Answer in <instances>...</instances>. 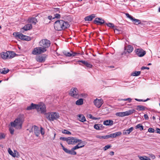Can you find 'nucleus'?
Wrapping results in <instances>:
<instances>
[{
  "instance_id": "nucleus-1",
  "label": "nucleus",
  "mask_w": 160,
  "mask_h": 160,
  "mask_svg": "<svg viewBox=\"0 0 160 160\" xmlns=\"http://www.w3.org/2000/svg\"><path fill=\"white\" fill-rule=\"evenodd\" d=\"M69 26V24L68 22H65L62 20H57L54 24V28L57 31L65 29Z\"/></svg>"
},
{
  "instance_id": "nucleus-8",
  "label": "nucleus",
  "mask_w": 160,
  "mask_h": 160,
  "mask_svg": "<svg viewBox=\"0 0 160 160\" xmlns=\"http://www.w3.org/2000/svg\"><path fill=\"white\" fill-rule=\"evenodd\" d=\"M81 141V140L79 139L73 137H68L67 143L68 144H75L76 143Z\"/></svg>"
},
{
  "instance_id": "nucleus-3",
  "label": "nucleus",
  "mask_w": 160,
  "mask_h": 160,
  "mask_svg": "<svg viewBox=\"0 0 160 160\" xmlns=\"http://www.w3.org/2000/svg\"><path fill=\"white\" fill-rule=\"evenodd\" d=\"M36 109L37 110H46V106L42 102H40L38 104L32 103L30 105L27 107L26 110H31Z\"/></svg>"
},
{
  "instance_id": "nucleus-44",
  "label": "nucleus",
  "mask_w": 160,
  "mask_h": 160,
  "mask_svg": "<svg viewBox=\"0 0 160 160\" xmlns=\"http://www.w3.org/2000/svg\"><path fill=\"white\" fill-rule=\"evenodd\" d=\"M126 15L127 18H129L131 20L133 19V18L128 13H126Z\"/></svg>"
},
{
  "instance_id": "nucleus-2",
  "label": "nucleus",
  "mask_w": 160,
  "mask_h": 160,
  "mask_svg": "<svg viewBox=\"0 0 160 160\" xmlns=\"http://www.w3.org/2000/svg\"><path fill=\"white\" fill-rule=\"evenodd\" d=\"M23 120V114H20L13 122H11V126L15 128L16 129H20L22 128Z\"/></svg>"
},
{
  "instance_id": "nucleus-58",
  "label": "nucleus",
  "mask_w": 160,
  "mask_h": 160,
  "mask_svg": "<svg viewBox=\"0 0 160 160\" xmlns=\"http://www.w3.org/2000/svg\"><path fill=\"white\" fill-rule=\"evenodd\" d=\"M144 118L146 120H148V116L147 114H144Z\"/></svg>"
},
{
  "instance_id": "nucleus-14",
  "label": "nucleus",
  "mask_w": 160,
  "mask_h": 160,
  "mask_svg": "<svg viewBox=\"0 0 160 160\" xmlns=\"http://www.w3.org/2000/svg\"><path fill=\"white\" fill-rule=\"evenodd\" d=\"M79 144H78L77 145L73 147L71 150H68V154L72 155H75L77 154L76 152L74 151L77 149L81 148V146H79Z\"/></svg>"
},
{
  "instance_id": "nucleus-15",
  "label": "nucleus",
  "mask_w": 160,
  "mask_h": 160,
  "mask_svg": "<svg viewBox=\"0 0 160 160\" xmlns=\"http://www.w3.org/2000/svg\"><path fill=\"white\" fill-rule=\"evenodd\" d=\"M93 22L97 25H101L105 23L104 20L100 18H96L93 21Z\"/></svg>"
},
{
  "instance_id": "nucleus-54",
  "label": "nucleus",
  "mask_w": 160,
  "mask_h": 160,
  "mask_svg": "<svg viewBox=\"0 0 160 160\" xmlns=\"http://www.w3.org/2000/svg\"><path fill=\"white\" fill-rule=\"evenodd\" d=\"M113 29L114 30L115 33H116V34H117L119 33L120 31L117 28H114Z\"/></svg>"
},
{
  "instance_id": "nucleus-48",
  "label": "nucleus",
  "mask_w": 160,
  "mask_h": 160,
  "mask_svg": "<svg viewBox=\"0 0 160 160\" xmlns=\"http://www.w3.org/2000/svg\"><path fill=\"white\" fill-rule=\"evenodd\" d=\"M71 52H72L71 54L72 55V57H74L76 56H78L80 54V53H77L76 52H72V51Z\"/></svg>"
},
{
  "instance_id": "nucleus-10",
  "label": "nucleus",
  "mask_w": 160,
  "mask_h": 160,
  "mask_svg": "<svg viewBox=\"0 0 160 160\" xmlns=\"http://www.w3.org/2000/svg\"><path fill=\"white\" fill-rule=\"evenodd\" d=\"M45 52L41 47H39L35 48L32 52V54L34 55H38Z\"/></svg>"
},
{
  "instance_id": "nucleus-7",
  "label": "nucleus",
  "mask_w": 160,
  "mask_h": 160,
  "mask_svg": "<svg viewBox=\"0 0 160 160\" xmlns=\"http://www.w3.org/2000/svg\"><path fill=\"white\" fill-rule=\"evenodd\" d=\"M128 107L127 106L128 108V110H134L135 109H137V110H145L148 109L146 107L141 105L133 106L131 107H130L131 105H128Z\"/></svg>"
},
{
  "instance_id": "nucleus-34",
  "label": "nucleus",
  "mask_w": 160,
  "mask_h": 160,
  "mask_svg": "<svg viewBox=\"0 0 160 160\" xmlns=\"http://www.w3.org/2000/svg\"><path fill=\"white\" fill-rule=\"evenodd\" d=\"M141 73V72L139 71H135V72H132L131 75L133 76H139Z\"/></svg>"
},
{
  "instance_id": "nucleus-39",
  "label": "nucleus",
  "mask_w": 160,
  "mask_h": 160,
  "mask_svg": "<svg viewBox=\"0 0 160 160\" xmlns=\"http://www.w3.org/2000/svg\"><path fill=\"white\" fill-rule=\"evenodd\" d=\"M135 128L136 129L139 128L141 131H142L143 130V127L140 124H138L135 127Z\"/></svg>"
},
{
  "instance_id": "nucleus-40",
  "label": "nucleus",
  "mask_w": 160,
  "mask_h": 160,
  "mask_svg": "<svg viewBox=\"0 0 160 160\" xmlns=\"http://www.w3.org/2000/svg\"><path fill=\"white\" fill-rule=\"evenodd\" d=\"M60 144L61 145V147H62L63 150V151L66 153H68V150L67 148H65L64 146L62 144V143L60 142Z\"/></svg>"
},
{
  "instance_id": "nucleus-50",
  "label": "nucleus",
  "mask_w": 160,
  "mask_h": 160,
  "mask_svg": "<svg viewBox=\"0 0 160 160\" xmlns=\"http://www.w3.org/2000/svg\"><path fill=\"white\" fill-rule=\"evenodd\" d=\"M154 129L152 128H149L148 129V132H150L153 133L154 132Z\"/></svg>"
},
{
  "instance_id": "nucleus-6",
  "label": "nucleus",
  "mask_w": 160,
  "mask_h": 160,
  "mask_svg": "<svg viewBox=\"0 0 160 160\" xmlns=\"http://www.w3.org/2000/svg\"><path fill=\"white\" fill-rule=\"evenodd\" d=\"M13 35L16 38H19L22 40L29 41L31 40V38L30 37L24 35L19 32H14Z\"/></svg>"
},
{
  "instance_id": "nucleus-9",
  "label": "nucleus",
  "mask_w": 160,
  "mask_h": 160,
  "mask_svg": "<svg viewBox=\"0 0 160 160\" xmlns=\"http://www.w3.org/2000/svg\"><path fill=\"white\" fill-rule=\"evenodd\" d=\"M133 112H134L133 111H126L124 112H117L116 113L115 115L119 117H123L128 116Z\"/></svg>"
},
{
  "instance_id": "nucleus-20",
  "label": "nucleus",
  "mask_w": 160,
  "mask_h": 160,
  "mask_svg": "<svg viewBox=\"0 0 160 160\" xmlns=\"http://www.w3.org/2000/svg\"><path fill=\"white\" fill-rule=\"evenodd\" d=\"M96 17L95 14H92L91 15L85 17L84 19L85 21H91L94 18Z\"/></svg>"
},
{
  "instance_id": "nucleus-60",
  "label": "nucleus",
  "mask_w": 160,
  "mask_h": 160,
  "mask_svg": "<svg viewBox=\"0 0 160 160\" xmlns=\"http://www.w3.org/2000/svg\"><path fill=\"white\" fill-rule=\"evenodd\" d=\"M48 18L49 20H52V19H53V18L52 16H49L48 17Z\"/></svg>"
},
{
  "instance_id": "nucleus-45",
  "label": "nucleus",
  "mask_w": 160,
  "mask_h": 160,
  "mask_svg": "<svg viewBox=\"0 0 160 160\" xmlns=\"http://www.w3.org/2000/svg\"><path fill=\"white\" fill-rule=\"evenodd\" d=\"M60 18V15L59 14H56L54 15V17L53 18V19H54L55 18Z\"/></svg>"
},
{
  "instance_id": "nucleus-30",
  "label": "nucleus",
  "mask_w": 160,
  "mask_h": 160,
  "mask_svg": "<svg viewBox=\"0 0 160 160\" xmlns=\"http://www.w3.org/2000/svg\"><path fill=\"white\" fill-rule=\"evenodd\" d=\"M138 157L140 160H151V159L145 156H142L138 155Z\"/></svg>"
},
{
  "instance_id": "nucleus-17",
  "label": "nucleus",
  "mask_w": 160,
  "mask_h": 160,
  "mask_svg": "<svg viewBox=\"0 0 160 160\" xmlns=\"http://www.w3.org/2000/svg\"><path fill=\"white\" fill-rule=\"evenodd\" d=\"M8 151L9 153L14 158L18 157L19 156L18 153L16 150H14V152H13L12 150L9 148Z\"/></svg>"
},
{
  "instance_id": "nucleus-4",
  "label": "nucleus",
  "mask_w": 160,
  "mask_h": 160,
  "mask_svg": "<svg viewBox=\"0 0 160 160\" xmlns=\"http://www.w3.org/2000/svg\"><path fill=\"white\" fill-rule=\"evenodd\" d=\"M41 113L44 114L45 117L50 121H53L58 118L59 116V114L56 112H46V111H41Z\"/></svg>"
},
{
  "instance_id": "nucleus-16",
  "label": "nucleus",
  "mask_w": 160,
  "mask_h": 160,
  "mask_svg": "<svg viewBox=\"0 0 160 160\" xmlns=\"http://www.w3.org/2000/svg\"><path fill=\"white\" fill-rule=\"evenodd\" d=\"M32 27L31 24H26L21 29V31L23 32L24 31H27L32 28Z\"/></svg>"
},
{
  "instance_id": "nucleus-61",
  "label": "nucleus",
  "mask_w": 160,
  "mask_h": 160,
  "mask_svg": "<svg viewBox=\"0 0 160 160\" xmlns=\"http://www.w3.org/2000/svg\"><path fill=\"white\" fill-rule=\"evenodd\" d=\"M96 137L98 138L101 139L102 136H100L99 135H97L96 136Z\"/></svg>"
},
{
  "instance_id": "nucleus-21",
  "label": "nucleus",
  "mask_w": 160,
  "mask_h": 160,
  "mask_svg": "<svg viewBox=\"0 0 160 160\" xmlns=\"http://www.w3.org/2000/svg\"><path fill=\"white\" fill-rule=\"evenodd\" d=\"M33 129L35 135L36 136L38 137L40 134V130L38 127L35 125H34L32 128V129Z\"/></svg>"
},
{
  "instance_id": "nucleus-27",
  "label": "nucleus",
  "mask_w": 160,
  "mask_h": 160,
  "mask_svg": "<svg viewBox=\"0 0 160 160\" xmlns=\"http://www.w3.org/2000/svg\"><path fill=\"white\" fill-rule=\"evenodd\" d=\"M8 59L12 58L14 57L16 55V53L13 51H8Z\"/></svg>"
},
{
  "instance_id": "nucleus-52",
  "label": "nucleus",
  "mask_w": 160,
  "mask_h": 160,
  "mask_svg": "<svg viewBox=\"0 0 160 160\" xmlns=\"http://www.w3.org/2000/svg\"><path fill=\"white\" fill-rule=\"evenodd\" d=\"M5 136L3 133H0V139H2L5 138Z\"/></svg>"
},
{
  "instance_id": "nucleus-38",
  "label": "nucleus",
  "mask_w": 160,
  "mask_h": 160,
  "mask_svg": "<svg viewBox=\"0 0 160 160\" xmlns=\"http://www.w3.org/2000/svg\"><path fill=\"white\" fill-rule=\"evenodd\" d=\"M87 117L91 119H92L93 120H97L99 119V118H96L95 117H94L93 116H92L91 114H88L87 115Z\"/></svg>"
},
{
  "instance_id": "nucleus-63",
  "label": "nucleus",
  "mask_w": 160,
  "mask_h": 160,
  "mask_svg": "<svg viewBox=\"0 0 160 160\" xmlns=\"http://www.w3.org/2000/svg\"><path fill=\"white\" fill-rule=\"evenodd\" d=\"M99 128H100V130L102 128V127H103V125L102 124H99Z\"/></svg>"
},
{
  "instance_id": "nucleus-12",
  "label": "nucleus",
  "mask_w": 160,
  "mask_h": 160,
  "mask_svg": "<svg viewBox=\"0 0 160 160\" xmlns=\"http://www.w3.org/2000/svg\"><path fill=\"white\" fill-rule=\"evenodd\" d=\"M135 52L136 54L139 57H142L146 53V51L141 48L136 49Z\"/></svg>"
},
{
  "instance_id": "nucleus-59",
  "label": "nucleus",
  "mask_w": 160,
  "mask_h": 160,
  "mask_svg": "<svg viewBox=\"0 0 160 160\" xmlns=\"http://www.w3.org/2000/svg\"><path fill=\"white\" fill-rule=\"evenodd\" d=\"M141 69L142 70H144L145 69H149V67H148L143 66L141 68Z\"/></svg>"
},
{
  "instance_id": "nucleus-47",
  "label": "nucleus",
  "mask_w": 160,
  "mask_h": 160,
  "mask_svg": "<svg viewBox=\"0 0 160 160\" xmlns=\"http://www.w3.org/2000/svg\"><path fill=\"white\" fill-rule=\"evenodd\" d=\"M110 138H112L111 134L105 136V139H107Z\"/></svg>"
},
{
  "instance_id": "nucleus-19",
  "label": "nucleus",
  "mask_w": 160,
  "mask_h": 160,
  "mask_svg": "<svg viewBox=\"0 0 160 160\" xmlns=\"http://www.w3.org/2000/svg\"><path fill=\"white\" fill-rule=\"evenodd\" d=\"M78 62H81L86 66L87 68H91L92 65L90 63L84 60H78L77 61Z\"/></svg>"
},
{
  "instance_id": "nucleus-24",
  "label": "nucleus",
  "mask_w": 160,
  "mask_h": 160,
  "mask_svg": "<svg viewBox=\"0 0 160 160\" xmlns=\"http://www.w3.org/2000/svg\"><path fill=\"white\" fill-rule=\"evenodd\" d=\"M8 52H3L0 53L1 57L3 59H8Z\"/></svg>"
},
{
  "instance_id": "nucleus-29",
  "label": "nucleus",
  "mask_w": 160,
  "mask_h": 160,
  "mask_svg": "<svg viewBox=\"0 0 160 160\" xmlns=\"http://www.w3.org/2000/svg\"><path fill=\"white\" fill-rule=\"evenodd\" d=\"M122 134V132H116L114 133H111L112 138H116L118 136H119Z\"/></svg>"
},
{
  "instance_id": "nucleus-22",
  "label": "nucleus",
  "mask_w": 160,
  "mask_h": 160,
  "mask_svg": "<svg viewBox=\"0 0 160 160\" xmlns=\"http://www.w3.org/2000/svg\"><path fill=\"white\" fill-rule=\"evenodd\" d=\"M103 124L106 126H112L113 124V121L112 120H107L103 122Z\"/></svg>"
},
{
  "instance_id": "nucleus-57",
  "label": "nucleus",
  "mask_w": 160,
  "mask_h": 160,
  "mask_svg": "<svg viewBox=\"0 0 160 160\" xmlns=\"http://www.w3.org/2000/svg\"><path fill=\"white\" fill-rule=\"evenodd\" d=\"M156 132L160 134V129L159 128H156Z\"/></svg>"
},
{
  "instance_id": "nucleus-36",
  "label": "nucleus",
  "mask_w": 160,
  "mask_h": 160,
  "mask_svg": "<svg viewBox=\"0 0 160 160\" xmlns=\"http://www.w3.org/2000/svg\"><path fill=\"white\" fill-rule=\"evenodd\" d=\"M63 54L66 57H71L72 56V55L71 53L67 52L66 51H63Z\"/></svg>"
},
{
  "instance_id": "nucleus-18",
  "label": "nucleus",
  "mask_w": 160,
  "mask_h": 160,
  "mask_svg": "<svg viewBox=\"0 0 160 160\" xmlns=\"http://www.w3.org/2000/svg\"><path fill=\"white\" fill-rule=\"evenodd\" d=\"M125 51L124 52L126 53L127 52L128 53H129L131 52L133 49V48L132 46L129 45L125 47Z\"/></svg>"
},
{
  "instance_id": "nucleus-55",
  "label": "nucleus",
  "mask_w": 160,
  "mask_h": 160,
  "mask_svg": "<svg viewBox=\"0 0 160 160\" xmlns=\"http://www.w3.org/2000/svg\"><path fill=\"white\" fill-rule=\"evenodd\" d=\"M40 132L42 135H44V130L42 127H41Z\"/></svg>"
},
{
  "instance_id": "nucleus-43",
  "label": "nucleus",
  "mask_w": 160,
  "mask_h": 160,
  "mask_svg": "<svg viewBox=\"0 0 160 160\" xmlns=\"http://www.w3.org/2000/svg\"><path fill=\"white\" fill-rule=\"evenodd\" d=\"M99 125V124H95L94 126V128L95 129L97 130H100Z\"/></svg>"
},
{
  "instance_id": "nucleus-37",
  "label": "nucleus",
  "mask_w": 160,
  "mask_h": 160,
  "mask_svg": "<svg viewBox=\"0 0 160 160\" xmlns=\"http://www.w3.org/2000/svg\"><path fill=\"white\" fill-rule=\"evenodd\" d=\"M79 142V143H78V144H79V146H81V148L84 147L86 143V142L82 141L80 142Z\"/></svg>"
},
{
  "instance_id": "nucleus-35",
  "label": "nucleus",
  "mask_w": 160,
  "mask_h": 160,
  "mask_svg": "<svg viewBox=\"0 0 160 160\" xmlns=\"http://www.w3.org/2000/svg\"><path fill=\"white\" fill-rule=\"evenodd\" d=\"M105 24H106L108 27L111 28H115V27L113 23H105Z\"/></svg>"
},
{
  "instance_id": "nucleus-53",
  "label": "nucleus",
  "mask_w": 160,
  "mask_h": 160,
  "mask_svg": "<svg viewBox=\"0 0 160 160\" xmlns=\"http://www.w3.org/2000/svg\"><path fill=\"white\" fill-rule=\"evenodd\" d=\"M149 155L150 156V157L153 159H154L156 157L155 156L152 154H149Z\"/></svg>"
},
{
  "instance_id": "nucleus-41",
  "label": "nucleus",
  "mask_w": 160,
  "mask_h": 160,
  "mask_svg": "<svg viewBox=\"0 0 160 160\" xmlns=\"http://www.w3.org/2000/svg\"><path fill=\"white\" fill-rule=\"evenodd\" d=\"M62 132L63 133L68 135H71V133L70 132L65 129L63 130L62 131Z\"/></svg>"
},
{
  "instance_id": "nucleus-11",
  "label": "nucleus",
  "mask_w": 160,
  "mask_h": 160,
  "mask_svg": "<svg viewBox=\"0 0 160 160\" xmlns=\"http://www.w3.org/2000/svg\"><path fill=\"white\" fill-rule=\"evenodd\" d=\"M69 94L74 98H78V90L76 88H73L71 89Z\"/></svg>"
},
{
  "instance_id": "nucleus-49",
  "label": "nucleus",
  "mask_w": 160,
  "mask_h": 160,
  "mask_svg": "<svg viewBox=\"0 0 160 160\" xmlns=\"http://www.w3.org/2000/svg\"><path fill=\"white\" fill-rule=\"evenodd\" d=\"M60 139L63 141H66L67 142L68 138H67L65 137H61L60 138Z\"/></svg>"
},
{
  "instance_id": "nucleus-25",
  "label": "nucleus",
  "mask_w": 160,
  "mask_h": 160,
  "mask_svg": "<svg viewBox=\"0 0 160 160\" xmlns=\"http://www.w3.org/2000/svg\"><path fill=\"white\" fill-rule=\"evenodd\" d=\"M46 57L42 56H39L36 58V60L39 62H44L46 59Z\"/></svg>"
},
{
  "instance_id": "nucleus-31",
  "label": "nucleus",
  "mask_w": 160,
  "mask_h": 160,
  "mask_svg": "<svg viewBox=\"0 0 160 160\" xmlns=\"http://www.w3.org/2000/svg\"><path fill=\"white\" fill-rule=\"evenodd\" d=\"M132 21L133 22L134 24L137 25L141 23V21L140 20L136 19L134 18H133V19H132Z\"/></svg>"
},
{
  "instance_id": "nucleus-42",
  "label": "nucleus",
  "mask_w": 160,
  "mask_h": 160,
  "mask_svg": "<svg viewBox=\"0 0 160 160\" xmlns=\"http://www.w3.org/2000/svg\"><path fill=\"white\" fill-rule=\"evenodd\" d=\"M13 127L11 126L9 128V131L11 134H13L14 133V130L13 128Z\"/></svg>"
},
{
  "instance_id": "nucleus-64",
  "label": "nucleus",
  "mask_w": 160,
  "mask_h": 160,
  "mask_svg": "<svg viewBox=\"0 0 160 160\" xmlns=\"http://www.w3.org/2000/svg\"><path fill=\"white\" fill-rule=\"evenodd\" d=\"M110 154L111 155H113L114 154V152L113 151H111L110 152Z\"/></svg>"
},
{
  "instance_id": "nucleus-13",
  "label": "nucleus",
  "mask_w": 160,
  "mask_h": 160,
  "mask_svg": "<svg viewBox=\"0 0 160 160\" xmlns=\"http://www.w3.org/2000/svg\"><path fill=\"white\" fill-rule=\"evenodd\" d=\"M104 102L103 100L102 99H96L94 101V105L98 108H100Z\"/></svg>"
},
{
  "instance_id": "nucleus-32",
  "label": "nucleus",
  "mask_w": 160,
  "mask_h": 160,
  "mask_svg": "<svg viewBox=\"0 0 160 160\" xmlns=\"http://www.w3.org/2000/svg\"><path fill=\"white\" fill-rule=\"evenodd\" d=\"M9 71L8 69L6 70V68H4L2 69H0V72L2 74H6L9 72Z\"/></svg>"
},
{
  "instance_id": "nucleus-62",
  "label": "nucleus",
  "mask_w": 160,
  "mask_h": 160,
  "mask_svg": "<svg viewBox=\"0 0 160 160\" xmlns=\"http://www.w3.org/2000/svg\"><path fill=\"white\" fill-rule=\"evenodd\" d=\"M60 10V9L59 8H54V11L55 12H58Z\"/></svg>"
},
{
  "instance_id": "nucleus-23",
  "label": "nucleus",
  "mask_w": 160,
  "mask_h": 160,
  "mask_svg": "<svg viewBox=\"0 0 160 160\" xmlns=\"http://www.w3.org/2000/svg\"><path fill=\"white\" fill-rule=\"evenodd\" d=\"M28 21L29 22L32 23L34 25H35L38 22L37 19L34 17H31L28 18Z\"/></svg>"
},
{
  "instance_id": "nucleus-51",
  "label": "nucleus",
  "mask_w": 160,
  "mask_h": 160,
  "mask_svg": "<svg viewBox=\"0 0 160 160\" xmlns=\"http://www.w3.org/2000/svg\"><path fill=\"white\" fill-rule=\"evenodd\" d=\"M149 98H147L146 100H143L142 99H135V100L138 101H139V102H141V101H142V102H146V101H147V100H149Z\"/></svg>"
},
{
  "instance_id": "nucleus-56",
  "label": "nucleus",
  "mask_w": 160,
  "mask_h": 160,
  "mask_svg": "<svg viewBox=\"0 0 160 160\" xmlns=\"http://www.w3.org/2000/svg\"><path fill=\"white\" fill-rule=\"evenodd\" d=\"M122 100L124 101H128L129 102H130L131 101L132 99L130 98H128L123 99Z\"/></svg>"
},
{
  "instance_id": "nucleus-5",
  "label": "nucleus",
  "mask_w": 160,
  "mask_h": 160,
  "mask_svg": "<svg viewBox=\"0 0 160 160\" xmlns=\"http://www.w3.org/2000/svg\"><path fill=\"white\" fill-rule=\"evenodd\" d=\"M39 45L43 49L44 48L46 52L47 50V48L50 47L51 42L47 39H42L39 42Z\"/></svg>"
},
{
  "instance_id": "nucleus-26",
  "label": "nucleus",
  "mask_w": 160,
  "mask_h": 160,
  "mask_svg": "<svg viewBox=\"0 0 160 160\" xmlns=\"http://www.w3.org/2000/svg\"><path fill=\"white\" fill-rule=\"evenodd\" d=\"M78 119L81 122H84L86 121V119L85 117L83 114H79L78 115Z\"/></svg>"
},
{
  "instance_id": "nucleus-28",
  "label": "nucleus",
  "mask_w": 160,
  "mask_h": 160,
  "mask_svg": "<svg viewBox=\"0 0 160 160\" xmlns=\"http://www.w3.org/2000/svg\"><path fill=\"white\" fill-rule=\"evenodd\" d=\"M133 129V128L132 127H131L130 128L127 129L126 130H124L123 131V134H129L131 132Z\"/></svg>"
},
{
  "instance_id": "nucleus-33",
  "label": "nucleus",
  "mask_w": 160,
  "mask_h": 160,
  "mask_svg": "<svg viewBox=\"0 0 160 160\" xmlns=\"http://www.w3.org/2000/svg\"><path fill=\"white\" fill-rule=\"evenodd\" d=\"M83 103V99L82 98H80L77 100L76 102V104L78 105H80L82 104Z\"/></svg>"
},
{
  "instance_id": "nucleus-46",
  "label": "nucleus",
  "mask_w": 160,
  "mask_h": 160,
  "mask_svg": "<svg viewBox=\"0 0 160 160\" xmlns=\"http://www.w3.org/2000/svg\"><path fill=\"white\" fill-rule=\"evenodd\" d=\"M111 147V146L110 145H107L106 146L103 148V150L105 151L106 150L110 148Z\"/></svg>"
}]
</instances>
